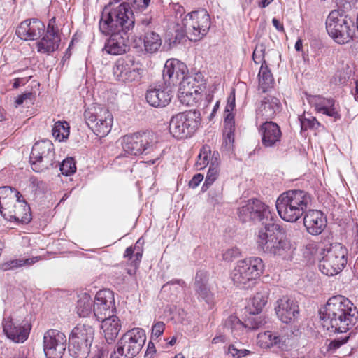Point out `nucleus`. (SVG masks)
Masks as SVG:
<instances>
[{"label":"nucleus","mask_w":358,"mask_h":358,"mask_svg":"<svg viewBox=\"0 0 358 358\" xmlns=\"http://www.w3.org/2000/svg\"><path fill=\"white\" fill-rule=\"evenodd\" d=\"M280 110V102L272 96L264 97L257 109V119H273Z\"/></svg>","instance_id":"nucleus-27"},{"label":"nucleus","mask_w":358,"mask_h":358,"mask_svg":"<svg viewBox=\"0 0 358 358\" xmlns=\"http://www.w3.org/2000/svg\"><path fill=\"white\" fill-rule=\"evenodd\" d=\"M201 121L199 111L189 110L172 116L169 122V131L176 138L192 137L199 129Z\"/></svg>","instance_id":"nucleus-7"},{"label":"nucleus","mask_w":358,"mask_h":358,"mask_svg":"<svg viewBox=\"0 0 358 358\" xmlns=\"http://www.w3.org/2000/svg\"><path fill=\"white\" fill-rule=\"evenodd\" d=\"M187 72L185 64L176 59H168L163 69V79L169 85H180Z\"/></svg>","instance_id":"nucleus-22"},{"label":"nucleus","mask_w":358,"mask_h":358,"mask_svg":"<svg viewBox=\"0 0 358 358\" xmlns=\"http://www.w3.org/2000/svg\"><path fill=\"white\" fill-rule=\"evenodd\" d=\"M84 117L86 124L96 135L103 137L110 131L113 117L108 109L94 106L85 110Z\"/></svg>","instance_id":"nucleus-14"},{"label":"nucleus","mask_w":358,"mask_h":358,"mask_svg":"<svg viewBox=\"0 0 358 358\" xmlns=\"http://www.w3.org/2000/svg\"><path fill=\"white\" fill-rule=\"evenodd\" d=\"M45 24L37 18L28 19L17 27V36L24 41H34L45 34Z\"/></svg>","instance_id":"nucleus-21"},{"label":"nucleus","mask_w":358,"mask_h":358,"mask_svg":"<svg viewBox=\"0 0 358 358\" xmlns=\"http://www.w3.org/2000/svg\"><path fill=\"white\" fill-rule=\"evenodd\" d=\"M258 76L259 90H262V92H266L271 87L274 80L266 61L262 64Z\"/></svg>","instance_id":"nucleus-38"},{"label":"nucleus","mask_w":358,"mask_h":358,"mask_svg":"<svg viewBox=\"0 0 358 358\" xmlns=\"http://www.w3.org/2000/svg\"><path fill=\"white\" fill-rule=\"evenodd\" d=\"M208 275L206 272L199 271L195 276L194 288L199 300L204 301L207 304L213 303V294L208 285Z\"/></svg>","instance_id":"nucleus-28"},{"label":"nucleus","mask_w":358,"mask_h":358,"mask_svg":"<svg viewBox=\"0 0 358 358\" xmlns=\"http://www.w3.org/2000/svg\"><path fill=\"white\" fill-rule=\"evenodd\" d=\"M31 77V76H28V78H17L15 79L13 83V87L17 88L22 85H24Z\"/></svg>","instance_id":"nucleus-58"},{"label":"nucleus","mask_w":358,"mask_h":358,"mask_svg":"<svg viewBox=\"0 0 358 358\" xmlns=\"http://www.w3.org/2000/svg\"><path fill=\"white\" fill-rule=\"evenodd\" d=\"M235 108V96L229 97L227 105L225 108L226 112H231Z\"/></svg>","instance_id":"nucleus-59"},{"label":"nucleus","mask_w":358,"mask_h":358,"mask_svg":"<svg viewBox=\"0 0 358 358\" xmlns=\"http://www.w3.org/2000/svg\"><path fill=\"white\" fill-rule=\"evenodd\" d=\"M272 24L278 31L285 32L283 24L278 19L273 18Z\"/></svg>","instance_id":"nucleus-60"},{"label":"nucleus","mask_w":358,"mask_h":358,"mask_svg":"<svg viewBox=\"0 0 358 358\" xmlns=\"http://www.w3.org/2000/svg\"><path fill=\"white\" fill-rule=\"evenodd\" d=\"M76 166L73 158H66L60 164V171L63 175L70 176L76 172Z\"/></svg>","instance_id":"nucleus-45"},{"label":"nucleus","mask_w":358,"mask_h":358,"mask_svg":"<svg viewBox=\"0 0 358 358\" xmlns=\"http://www.w3.org/2000/svg\"><path fill=\"white\" fill-rule=\"evenodd\" d=\"M143 252L141 250L138 249L133 257H134V259L133 261L134 265L136 266L141 261L142 258Z\"/></svg>","instance_id":"nucleus-63"},{"label":"nucleus","mask_w":358,"mask_h":358,"mask_svg":"<svg viewBox=\"0 0 358 358\" xmlns=\"http://www.w3.org/2000/svg\"><path fill=\"white\" fill-rule=\"evenodd\" d=\"M262 142L264 147L278 146L281 140L282 132L280 127L272 121H266L259 127Z\"/></svg>","instance_id":"nucleus-25"},{"label":"nucleus","mask_w":358,"mask_h":358,"mask_svg":"<svg viewBox=\"0 0 358 358\" xmlns=\"http://www.w3.org/2000/svg\"><path fill=\"white\" fill-rule=\"evenodd\" d=\"M326 29L329 36L338 44L350 42L355 34L353 25L344 18L338 10L330 12L326 20Z\"/></svg>","instance_id":"nucleus-11"},{"label":"nucleus","mask_w":358,"mask_h":358,"mask_svg":"<svg viewBox=\"0 0 358 358\" xmlns=\"http://www.w3.org/2000/svg\"><path fill=\"white\" fill-rule=\"evenodd\" d=\"M143 73L141 64L130 57L118 59L113 66V76L122 83L138 81Z\"/></svg>","instance_id":"nucleus-16"},{"label":"nucleus","mask_w":358,"mask_h":358,"mask_svg":"<svg viewBox=\"0 0 358 358\" xmlns=\"http://www.w3.org/2000/svg\"><path fill=\"white\" fill-rule=\"evenodd\" d=\"M182 22L186 37L192 41H197L203 38L210 27V18L205 10L188 13Z\"/></svg>","instance_id":"nucleus-12"},{"label":"nucleus","mask_w":358,"mask_h":358,"mask_svg":"<svg viewBox=\"0 0 358 358\" xmlns=\"http://www.w3.org/2000/svg\"><path fill=\"white\" fill-rule=\"evenodd\" d=\"M320 317L327 329L342 333L357 323L358 311L348 299L336 295L331 297L320 310Z\"/></svg>","instance_id":"nucleus-1"},{"label":"nucleus","mask_w":358,"mask_h":358,"mask_svg":"<svg viewBox=\"0 0 358 358\" xmlns=\"http://www.w3.org/2000/svg\"><path fill=\"white\" fill-rule=\"evenodd\" d=\"M92 305L94 301L90 295L87 293H83L78 296L77 301V313L81 317H86L92 313Z\"/></svg>","instance_id":"nucleus-37"},{"label":"nucleus","mask_w":358,"mask_h":358,"mask_svg":"<svg viewBox=\"0 0 358 358\" xmlns=\"http://www.w3.org/2000/svg\"><path fill=\"white\" fill-rule=\"evenodd\" d=\"M173 97L169 90L164 88H150L147 90L145 99L147 102L155 108L166 106Z\"/></svg>","instance_id":"nucleus-29"},{"label":"nucleus","mask_w":358,"mask_h":358,"mask_svg":"<svg viewBox=\"0 0 358 358\" xmlns=\"http://www.w3.org/2000/svg\"><path fill=\"white\" fill-rule=\"evenodd\" d=\"M219 166L220 155L217 152H213L210 158V164L206 177V180L202 187L203 191L207 190L209 186L211 185L218 178L220 174Z\"/></svg>","instance_id":"nucleus-34"},{"label":"nucleus","mask_w":358,"mask_h":358,"mask_svg":"<svg viewBox=\"0 0 358 358\" xmlns=\"http://www.w3.org/2000/svg\"><path fill=\"white\" fill-rule=\"evenodd\" d=\"M299 120L302 130H307L309 128H315L320 125L317 119L310 114H307L306 115L304 113L303 115L299 117Z\"/></svg>","instance_id":"nucleus-44"},{"label":"nucleus","mask_w":358,"mask_h":358,"mask_svg":"<svg viewBox=\"0 0 358 358\" xmlns=\"http://www.w3.org/2000/svg\"><path fill=\"white\" fill-rule=\"evenodd\" d=\"M140 242V240H138L136 245H137ZM137 245L135 246L134 248H132L131 247H129L126 249L124 252V257H128L129 259H131L134 256V253L135 250H136Z\"/></svg>","instance_id":"nucleus-61"},{"label":"nucleus","mask_w":358,"mask_h":358,"mask_svg":"<svg viewBox=\"0 0 358 358\" xmlns=\"http://www.w3.org/2000/svg\"><path fill=\"white\" fill-rule=\"evenodd\" d=\"M222 199V196L221 192H215L210 191L209 192V202L212 205L215 206L216 204H219L220 203H221Z\"/></svg>","instance_id":"nucleus-53"},{"label":"nucleus","mask_w":358,"mask_h":358,"mask_svg":"<svg viewBox=\"0 0 358 358\" xmlns=\"http://www.w3.org/2000/svg\"><path fill=\"white\" fill-rule=\"evenodd\" d=\"M66 348L65 334L57 329H49L43 336V350L47 358H61Z\"/></svg>","instance_id":"nucleus-18"},{"label":"nucleus","mask_w":358,"mask_h":358,"mask_svg":"<svg viewBox=\"0 0 358 358\" xmlns=\"http://www.w3.org/2000/svg\"><path fill=\"white\" fill-rule=\"evenodd\" d=\"M252 305L255 310H252L253 314H258L267 303L266 297L261 294H257L252 299Z\"/></svg>","instance_id":"nucleus-46"},{"label":"nucleus","mask_w":358,"mask_h":358,"mask_svg":"<svg viewBox=\"0 0 358 358\" xmlns=\"http://www.w3.org/2000/svg\"><path fill=\"white\" fill-rule=\"evenodd\" d=\"M187 83L180 82L178 99L181 103L185 106H192L197 102L199 94L189 91Z\"/></svg>","instance_id":"nucleus-36"},{"label":"nucleus","mask_w":358,"mask_h":358,"mask_svg":"<svg viewBox=\"0 0 358 358\" xmlns=\"http://www.w3.org/2000/svg\"><path fill=\"white\" fill-rule=\"evenodd\" d=\"M203 176L201 173H197L193 176L189 182V186L192 188H196L199 186L200 182L203 180Z\"/></svg>","instance_id":"nucleus-55"},{"label":"nucleus","mask_w":358,"mask_h":358,"mask_svg":"<svg viewBox=\"0 0 358 358\" xmlns=\"http://www.w3.org/2000/svg\"><path fill=\"white\" fill-rule=\"evenodd\" d=\"M234 131L235 127H224V144L228 150H230L233 147L234 141Z\"/></svg>","instance_id":"nucleus-47"},{"label":"nucleus","mask_w":358,"mask_h":358,"mask_svg":"<svg viewBox=\"0 0 358 358\" xmlns=\"http://www.w3.org/2000/svg\"><path fill=\"white\" fill-rule=\"evenodd\" d=\"M30 161L36 172H42L52 166L55 162V149L52 142L49 140L36 142L33 145Z\"/></svg>","instance_id":"nucleus-15"},{"label":"nucleus","mask_w":358,"mask_h":358,"mask_svg":"<svg viewBox=\"0 0 358 358\" xmlns=\"http://www.w3.org/2000/svg\"><path fill=\"white\" fill-rule=\"evenodd\" d=\"M115 309L114 294L110 289L99 291L94 300L93 312L98 321L113 315Z\"/></svg>","instance_id":"nucleus-20"},{"label":"nucleus","mask_w":358,"mask_h":358,"mask_svg":"<svg viewBox=\"0 0 358 358\" xmlns=\"http://www.w3.org/2000/svg\"><path fill=\"white\" fill-rule=\"evenodd\" d=\"M69 124L66 121H57L55 123L52 128V136L58 141H64L69 136Z\"/></svg>","instance_id":"nucleus-40"},{"label":"nucleus","mask_w":358,"mask_h":358,"mask_svg":"<svg viewBox=\"0 0 358 358\" xmlns=\"http://www.w3.org/2000/svg\"><path fill=\"white\" fill-rule=\"evenodd\" d=\"M145 50L149 53L156 52L162 45L159 35L154 31H147L144 36Z\"/></svg>","instance_id":"nucleus-39"},{"label":"nucleus","mask_w":358,"mask_h":358,"mask_svg":"<svg viewBox=\"0 0 358 358\" xmlns=\"http://www.w3.org/2000/svg\"><path fill=\"white\" fill-rule=\"evenodd\" d=\"M275 310L278 317L286 324L295 322L299 314L297 302L288 296H282L277 301Z\"/></svg>","instance_id":"nucleus-23"},{"label":"nucleus","mask_w":358,"mask_h":358,"mask_svg":"<svg viewBox=\"0 0 358 358\" xmlns=\"http://www.w3.org/2000/svg\"><path fill=\"white\" fill-rule=\"evenodd\" d=\"M41 259V257L36 256L27 259H10L0 264V270L2 271H8L21 268L22 266H30L38 262Z\"/></svg>","instance_id":"nucleus-35"},{"label":"nucleus","mask_w":358,"mask_h":358,"mask_svg":"<svg viewBox=\"0 0 358 358\" xmlns=\"http://www.w3.org/2000/svg\"><path fill=\"white\" fill-rule=\"evenodd\" d=\"M310 194L301 189H292L282 193L277 199L275 206L279 216L285 221L296 222L310 206Z\"/></svg>","instance_id":"nucleus-3"},{"label":"nucleus","mask_w":358,"mask_h":358,"mask_svg":"<svg viewBox=\"0 0 358 358\" xmlns=\"http://www.w3.org/2000/svg\"><path fill=\"white\" fill-rule=\"evenodd\" d=\"M226 341V338L224 335H219L213 338L212 340V343L214 344H217L219 343H224Z\"/></svg>","instance_id":"nucleus-64"},{"label":"nucleus","mask_w":358,"mask_h":358,"mask_svg":"<svg viewBox=\"0 0 358 358\" xmlns=\"http://www.w3.org/2000/svg\"><path fill=\"white\" fill-rule=\"evenodd\" d=\"M94 338V329L88 324H78L69 338V351L73 358H87Z\"/></svg>","instance_id":"nucleus-9"},{"label":"nucleus","mask_w":358,"mask_h":358,"mask_svg":"<svg viewBox=\"0 0 358 358\" xmlns=\"http://www.w3.org/2000/svg\"><path fill=\"white\" fill-rule=\"evenodd\" d=\"M257 250L267 255L282 260H291L294 249L290 241L282 237L280 227L268 223L261 227L255 238Z\"/></svg>","instance_id":"nucleus-2"},{"label":"nucleus","mask_w":358,"mask_h":358,"mask_svg":"<svg viewBox=\"0 0 358 358\" xmlns=\"http://www.w3.org/2000/svg\"><path fill=\"white\" fill-rule=\"evenodd\" d=\"M54 20V18L52 19L48 24L46 32L45 34H50V36H59L57 33V29L54 27L52 24V21Z\"/></svg>","instance_id":"nucleus-57"},{"label":"nucleus","mask_w":358,"mask_h":358,"mask_svg":"<svg viewBox=\"0 0 358 358\" xmlns=\"http://www.w3.org/2000/svg\"><path fill=\"white\" fill-rule=\"evenodd\" d=\"M157 143L156 135L151 131L136 133L124 136L122 139V150L125 155L148 154Z\"/></svg>","instance_id":"nucleus-13"},{"label":"nucleus","mask_w":358,"mask_h":358,"mask_svg":"<svg viewBox=\"0 0 358 358\" xmlns=\"http://www.w3.org/2000/svg\"><path fill=\"white\" fill-rule=\"evenodd\" d=\"M258 343L263 348L275 347L283 351L290 350L294 347V336L283 332L266 331L258 334Z\"/></svg>","instance_id":"nucleus-19"},{"label":"nucleus","mask_w":358,"mask_h":358,"mask_svg":"<svg viewBox=\"0 0 358 358\" xmlns=\"http://www.w3.org/2000/svg\"><path fill=\"white\" fill-rule=\"evenodd\" d=\"M100 321L102 323L101 329L104 333L106 341L108 343H112L120 330L118 317L113 315Z\"/></svg>","instance_id":"nucleus-32"},{"label":"nucleus","mask_w":358,"mask_h":358,"mask_svg":"<svg viewBox=\"0 0 358 358\" xmlns=\"http://www.w3.org/2000/svg\"><path fill=\"white\" fill-rule=\"evenodd\" d=\"M270 214L269 207L258 199L245 201L238 208V216L242 222L263 221L267 220Z\"/></svg>","instance_id":"nucleus-17"},{"label":"nucleus","mask_w":358,"mask_h":358,"mask_svg":"<svg viewBox=\"0 0 358 358\" xmlns=\"http://www.w3.org/2000/svg\"><path fill=\"white\" fill-rule=\"evenodd\" d=\"M34 95L32 92H27L20 95L15 100V103L20 106L24 103H31L34 101Z\"/></svg>","instance_id":"nucleus-50"},{"label":"nucleus","mask_w":358,"mask_h":358,"mask_svg":"<svg viewBox=\"0 0 358 358\" xmlns=\"http://www.w3.org/2000/svg\"><path fill=\"white\" fill-rule=\"evenodd\" d=\"M165 324L162 322H157L155 323L152 328V336L158 338L160 336L164 331Z\"/></svg>","instance_id":"nucleus-52"},{"label":"nucleus","mask_w":358,"mask_h":358,"mask_svg":"<svg viewBox=\"0 0 358 358\" xmlns=\"http://www.w3.org/2000/svg\"><path fill=\"white\" fill-rule=\"evenodd\" d=\"M3 331L15 343H23L27 339L29 333L28 329L14 322L12 318L3 323Z\"/></svg>","instance_id":"nucleus-30"},{"label":"nucleus","mask_w":358,"mask_h":358,"mask_svg":"<svg viewBox=\"0 0 358 358\" xmlns=\"http://www.w3.org/2000/svg\"><path fill=\"white\" fill-rule=\"evenodd\" d=\"M22 194L10 187H0V213L7 220L29 223L31 220L29 206Z\"/></svg>","instance_id":"nucleus-4"},{"label":"nucleus","mask_w":358,"mask_h":358,"mask_svg":"<svg viewBox=\"0 0 358 358\" xmlns=\"http://www.w3.org/2000/svg\"><path fill=\"white\" fill-rule=\"evenodd\" d=\"M145 341V333L143 329L128 331L119 340L110 358H134L139 353Z\"/></svg>","instance_id":"nucleus-10"},{"label":"nucleus","mask_w":358,"mask_h":358,"mask_svg":"<svg viewBox=\"0 0 358 358\" xmlns=\"http://www.w3.org/2000/svg\"><path fill=\"white\" fill-rule=\"evenodd\" d=\"M227 353L230 354L234 358H243L251 354V352L245 348H236L229 345Z\"/></svg>","instance_id":"nucleus-48"},{"label":"nucleus","mask_w":358,"mask_h":358,"mask_svg":"<svg viewBox=\"0 0 358 358\" xmlns=\"http://www.w3.org/2000/svg\"><path fill=\"white\" fill-rule=\"evenodd\" d=\"M210 147L208 145H203L200 150L196 163V169H203L208 164H210V158L212 157Z\"/></svg>","instance_id":"nucleus-42"},{"label":"nucleus","mask_w":358,"mask_h":358,"mask_svg":"<svg viewBox=\"0 0 358 358\" xmlns=\"http://www.w3.org/2000/svg\"><path fill=\"white\" fill-rule=\"evenodd\" d=\"M182 82L187 83L188 85H196L197 87H199L202 91L204 88V78L203 74L200 72H197L192 75L185 74V77Z\"/></svg>","instance_id":"nucleus-43"},{"label":"nucleus","mask_w":358,"mask_h":358,"mask_svg":"<svg viewBox=\"0 0 358 358\" xmlns=\"http://www.w3.org/2000/svg\"><path fill=\"white\" fill-rule=\"evenodd\" d=\"M235 127L234 115L231 112L224 111V127Z\"/></svg>","instance_id":"nucleus-54"},{"label":"nucleus","mask_w":358,"mask_h":358,"mask_svg":"<svg viewBox=\"0 0 358 358\" xmlns=\"http://www.w3.org/2000/svg\"><path fill=\"white\" fill-rule=\"evenodd\" d=\"M264 264L258 257L239 260L231 273V279L240 288L251 287L255 280L263 273Z\"/></svg>","instance_id":"nucleus-6"},{"label":"nucleus","mask_w":358,"mask_h":358,"mask_svg":"<svg viewBox=\"0 0 358 358\" xmlns=\"http://www.w3.org/2000/svg\"><path fill=\"white\" fill-rule=\"evenodd\" d=\"M134 26V14L128 3H122L106 15H102L99 29L104 35L111 31H123L127 33Z\"/></svg>","instance_id":"nucleus-5"},{"label":"nucleus","mask_w":358,"mask_h":358,"mask_svg":"<svg viewBox=\"0 0 358 358\" xmlns=\"http://www.w3.org/2000/svg\"><path fill=\"white\" fill-rule=\"evenodd\" d=\"M108 35H110V36L107 40L103 48L108 54L118 55H122L129 50V46L127 43V33H123V31H114Z\"/></svg>","instance_id":"nucleus-24"},{"label":"nucleus","mask_w":358,"mask_h":358,"mask_svg":"<svg viewBox=\"0 0 358 358\" xmlns=\"http://www.w3.org/2000/svg\"><path fill=\"white\" fill-rule=\"evenodd\" d=\"M305 213L303 223L307 231L313 235L321 234L327 222L324 214L316 210H306Z\"/></svg>","instance_id":"nucleus-26"},{"label":"nucleus","mask_w":358,"mask_h":358,"mask_svg":"<svg viewBox=\"0 0 358 358\" xmlns=\"http://www.w3.org/2000/svg\"><path fill=\"white\" fill-rule=\"evenodd\" d=\"M224 327L230 329L234 336H238L242 334L245 329L243 323L234 315H231L226 320Z\"/></svg>","instance_id":"nucleus-41"},{"label":"nucleus","mask_w":358,"mask_h":358,"mask_svg":"<svg viewBox=\"0 0 358 358\" xmlns=\"http://www.w3.org/2000/svg\"><path fill=\"white\" fill-rule=\"evenodd\" d=\"M310 103L317 112L332 117L334 121L340 118V115L335 108L334 99L315 96L310 100Z\"/></svg>","instance_id":"nucleus-31"},{"label":"nucleus","mask_w":358,"mask_h":358,"mask_svg":"<svg viewBox=\"0 0 358 358\" xmlns=\"http://www.w3.org/2000/svg\"><path fill=\"white\" fill-rule=\"evenodd\" d=\"M323 257L319 263L321 272L328 276L340 273L347 264V249L341 244L335 243L323 249Z\"/></svg>","instance_id":"nucleus-8"},{"label":"nucleus","mask_w":358,"mask_h":358,"mask_svg":"<svg viewBox=\"0 0 358 358\" xmlns=\"http://www.w3.org/2000/svg\"><path fill=\"white\" fill-rule=\"evenodd\" d=\"M264 52L265 48L262 45H257L255 49L254 50L253 54H252V59L256 64H259L262 62V64L265 61L264 59Z\"/></svg>","instance_id":"nucleus-49"},{"label":"nucleus","mask_w":358,"mask_h":358,"mask_svg":"<svg viewBox=\"0 0 358 358\" xmlns=\"http://www.w3.org/2000/svg\"><path fill=\"white\" fill-rule=\"evenodd\" d=\"M240 251L237 248H231L227 249L222 255L223 259L225 261L230 262L234 258L238 257Z\"/></svg>","instance_id":"nucleus-51"},{"label":"nucleus","mask_w":358,"mask_h":358,"mask_svg":"<svg viewBox=\"0 0 358 358\" xmlns=\"http://www.w3.org/2000/svg\"><path fill=\"white\" fill-rule=\"evenodd\" d=\"M134 6L141 10H145L149 6L150 0H133Z\"/></svg>","instance_id":"nucleus-56"},{"label":"nucleus","mask_w":358,"mask_h":358,"mask_svg":"<svg viewBox=\"0 0 358 358\" xmlns=\"http://www.w3.org/2000/svg\"><path fill=\"white\" fill-rule=\"evenodd\" d=\"M178 285L180 287H184L185 285V282L182 280H175L168 282L166 285L163 286V288H166L169 285Z\"/></svg>","instance_id":"nucleus-62"},{"label":"nucleus","mask_w":358,"mask_h":358,"mask_svg":"<svg viewBox=\"0 0 358 358\" xmlns=\"http://www.w3.org/2000/svg\"><path fill=\"white\" fill-rule=\"evenodd\" d=\"M61 41L59 36L44 34L43 38L36 43V49L39 53L50 55L57 50Z\"/></svg>","instance_id":"nucleus-33"}]
</instances>
